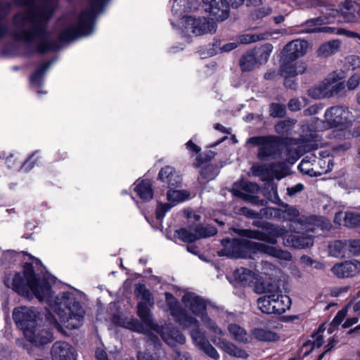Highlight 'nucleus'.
Listing matches in <instances>:
<instances>
[{"label": "nucleus", "mask_w": 360, "mask_h": 360, "mask_svg": "<svg viewBox=\"0 0 360 360\" xmlns=\"http://www.w3.org/2000/svg\"><path fill=\"white\" fill-rule=\"evenodd\" d=\"M189 196L190 193L185 190H170L167 194V200L172 206L189 199Z\"/></svg>", "instance_id": "nucleus-36"}, {"label": "nucleus", "mask_w": 360, "mask_h": 360, "mask_svg": "<svg viewBox=\"0 0 360 360\" xmlns=\"http://www.w3.org/2000/svg\"><path fill=\"white\" fill-rule=\"evenodd\" d=\"M349 311V317L342 325L343 328H349L356 323L360 317V297L355 298L346 307Z\"/></svg>", "instance_id": "nucleus-29"}, {"label": "nucleus", "mask_w": 360, "mask_h": 360, "mask_svg": "<svg viewBox=\"0 0 360 360\" xmlns=\"http://www.w3.org/2000/svg\"><path fill=\"white\" fill-rule=\"evenodd\" d=\"M335 29L330 27H315L312 29H308L304 31H302V32H307V33H313V32H329V33H335Z\"/></svg>", "instance_id": "nucleus-58"}, {"label": "nucleus", "mask_w": 360, "mask_h": 360, "mask_svg": "<svg viewBox=\"0 0 360 360\" xmlns=\"http://www.w3.org/2000/svg\"><path fill=\"white\" fill-rule=\"evenodd\" d=\"M252 336L259 340L264 342H274L279 339L278 335L267 328H256L252 330Z\"/></svg>", "instance_id": "nucleus-34"}, {"label": "nucleus", "mask_w": 360, "mask_h": 360, "mask_svg": "<svg viewBox=\"0 0 360 360\" xmlns=\"http://www.w3.org/2000/svg\"><path fill=\"white\" fill-rule=\"evenodd\" d=\"M314 240L311 236L289 234L285 236L283 244L295 248H304L312 245Z\"/></svg>", "instance_id": "nucleus-25"}, {"label": "nucleus", "mask_w": 360, "mask_h": 360, "mask_svg": "<svg viewBox=\"0 0 360 360\" xmlns=\"http://www.w3.org/2000/svg\"><path fill=\"white\" fill-rule=\"evenodd\" d=\"M266 213L271 215L274 214L275 217H282L285 220L294 221L296 225L299 224L300 227L295 228L293 226L295 231L300 230L305 232H314L315 228L312 227V224L315 222L317 223V226L320 227L321 229L328 226V223L323 221V224H319V222L321 221V219H318L316 217H312L309 219L304 217H300L298 210L292 207L286 206L284 210L269 207L266 209Z\"/></svg>", "instance_id": "nucleus-10"}, {"label": "nucleus", "mask_w": 360, "mask_h": 360, "mask_svg": "<svg viewBox=\"0 0 360 360\" xmlns=\"http://www.w3.org/2000/svg\"><path fill=\"white\" fill-rule=\"evenodd\" d=\"M339 11L347 22L360 21V5L354 2L345 1L340 5Z\"/></svg>", "instance_id": "nucleus-24"}, {"label": "nucleus", "mask_w": 360, "mask_h": 360, "mask_svg": "<svg viewBox=\"0 0 360 360\" xmlns=\"http://www.w3.org/2000/svg\"><path fill=\"white\" fill-rule=\"evenodd\" d=\"M293 124L290 120L281 121L275 126V130L278 134H285L291 129Z\"/></svg>", "instance_id": "nucleus-48"}, {"label": "nucleus", "mask_w": 360, "mask_h": 360, "mask_svg": "<svg viewBox=\"0 0 360 360\" xmlns=\"http://www.w3.org/2000/svg\"><path fill=\"white\" fill-rule=\"evenodd\" d=\"M91 8L84 11L79 16L71 15L63 20V28L60 39L69 41L75 38L86 36L93 32V22L96 14L100 13L105 0H89Z\"/></svg>", "instance_id": "nucleus-6"}, {"label": "nucleus", "mask_w": 360, "mask_h": 360, "mask_svg": "<svg viewBox=\"0 0 360 360\" xmlns=\"http://www.w3.org/2000/svg\"><path fill=\"white\" fill-rule=\"evenodd\" d=\"M46 321L49 322L50 326H51L53 328H56L57 330L62 332L63 329L61 326L57 321L55 316L51 314H48L46 315Z\"/></svg>", "instance_id": "nucleus-59"}, {"label": "nucleus", "mask_w": 360, "mask_h": 360, "mask_svg": "<svg viewBox=\"0 0 360 360\" xmlns=\"http://www.w3.org/2000/svg\"><path fill=\"white\" fill-rule=\"evenodd\" d=\"M224 335L223 332V335H219L216 333H213L212 340V342L221 349L224 351L226 353L229 354L230 356L237 357V358H243L245 359L248 356V353L236 346L232 342L224 339L222 336Z\"/></svg>", "instance_id": "nucleus-21"}, {"label": "nucleus", "mask_w": 360, "mask_h": 360, "mask_svg": "<svg viewBox=\"0 0 360 360\" xmlns=\"http://www.w3.org/2000/svg\"><path fill=\"white\" fill-rule=\"evenodd\" d=\"M285 107L278 103H273L270 108V115L272 117H281L285 115Z\"/></svg>", "instance_id": "nucleus-50"}, {"label": "nucleus", "mask_w": 360, "mask_h": 360, "mask_svg": "<svg viewBox=\"0 0 360 360\" xmlns=\"http://www.w3.org/2000/svg\"><path fill=\"white\" fill-rule=\"evenodd\" d=\"M204 10L218 20H224L229 16V5L226 0H202Z\"/></svg>", "instance_id": "nucleus-19"}, {"label": "nucleus", "mask_w": 360, "mask_h": 360, "mask_svg": "<svg viewBox=\"0 0 360 360\" xmlns=\"http://www.w3.org/2000/svg\"><path fill=\"white\" fill-rule=\"evenodd\" d=\"M308 42L305 40L296 39L289 42L284 48L285 60H295L303 56L307 50Z\"/></svg>", "instance_id": "nucleus-23"}, {"label": "nucleus", "mask_w": 360, "mask_h": 360, "mask_svg": "<svg viewBox=\"0 0 360 360\" xmlns=\"http://www.w3.org/2000/svg\"><path fill=\"white\" fill-rule=\"evenodd\" d=\"M247 143L259 146L257 157L260 160L274 158L279 152V139L276 136H254Z\"/></svg>", "instance_id": "nucleus-14"}, {"label": "nucleus", "mask_w": 360, "mask_h": 360, "mask_svg": "<svg viewBox=\"0 0 360 360\" xmlns=\"http://www.w3.org/2000/svg\"><path fill=\"white\" fill-rule=\"evenodd\" d=\"M325 121L314 118L311 129L321 131L330 128H335L333 131L335 139L347 138L350 133L347 129L352 122L360 117V110L353 108L333 106L328 108L324 114Z\"/></svg>", "instance_id": "nucleus-4"}, {"label": "nucleus", "mask_w": 360, "mask_h": 360, "mask_svg": "<svg viewBox=\"0 0 360 360\" xmlns=\"http://www.w3.org/2000/svg\"><path fill=\"white\" fill-rule=\"evenodd\" d=\"M233 276L236 280L244 284L252 282L255 278V274L252 271L243 267L236 269Z\"/></svg>", "instance_id": "nucleus-43"}, {"label": "nucleus", "mask_w": 360, "mask_h": 360, "mask_svg": "<svg viewBox=\"0 0 360 360\" xmlns=\"http://www.w3.org/2000/svg\"><path fill=\"white\" fill-rule=\"evenodd\" d=\"M304 186L301 184H297L295 186L288 188V193L290 195H295V193L302 191Z\"/></svg>", "instance_id": "nucleus-63"}, {"label": "nucleus", "mask_w": 360, "mask_h": 360, "mask_svg": "<svg viewBox=\"0 0 360 360\" xmlns=\"http://www.w3.org/2000/svg\"><path fill=\"white\" fill-rule=\"evenodd\" d=\"M272 34L273 32H266L260 34H244L238 37V41L240 44H250L252 42H256L257 41L266 39Z\"/></svg>", "instance_id": "nucleus-38"}, {"label": "nucleus", "mask_w": 360, "mask_h": 360, "mask_svg": "<svg viewBox=\"0 0 360 360\" xmlns=\"http://www.w3.org/2000/svg\"><path fill=\"white\" fill-rule=\"evenodd\" d=\"M172 12L175 15H181L184 12H190L198 8L200 0H171Z\"/></svg>", "instance_id": "nucleus-26"}, {"label": "nucleus", "mask_w": 360, "mask_h": 360, "mask_svg": "<svg viewBox=\"0 0 360 360\" xmlns=\"http://www.w3.org/2000/svg\"><path fill=\"white\" fill-rule=\"evenodd\" d=\"M186 146V148L193 153L196 154L200 151V148L191 141H188Z\"/></svg>", "instance_id": "nucleus-64"}, {"label": "nucleus", "mask_w": 360, "mask_h": 360, "mask_svg": "<svg viewBox=\"0 0 360 360\" xmlns=\"http://www.w3.org/2000/svg\"><path fill=\"white\" fill-rule=\"evenodd\" d=\"M273 51V46L270 44H266L259 48L257 50L253 51L256 56L259 65L266 63Z\"/></svg>", "instance_id": "nucleus-39"}, {"label": "nucleus", "mask_w": 360, "mask_h": 360, "mask_svg": "<svg viewBox=\"0 0 360 360\" xmlns=\"http://www.w3.org/2000/svg\"><path fill=\"white\" fill-rule=\"evenodd\" d=\"M51 65L52 62L42 63L32 75L30 77V82L33 86H36V88L39 87L41 84V77Z\"/></svg>", "instance_id": "nucleus-44"}, {"label": "nucleus", "mask_w": 360, "mask_h": 360, "mask_svg": "<svg viewBox=\"0 0 360 360\" xmlns=\"http://www.w3.org/2000/svg\"><path fill=\"white\" fill-rule=\"evenodd\" d=\"M258 64L256 56L253 51L243 55L240 61V65L243 71H250Z\"/></svg>", "instance_id": "nucleus-37"}, {"label": "nucleus", "mask_w": 360, "mask_h": 360, "mask_svg": "<svg viewBox=\"0 0 360 360\" xmlns=\"http://www.w3.org/2000/svg\"><path fill=\"white\" fill-rule=\"evenodd\" d=\"M349 63L353 69L359 68H360V57L357 56H351L349 58Z\"/></svg>", "instance_id": "nucleus-61"}, {"label": "nucleus", "mask_w": 360, "mask_h": 360, "mask_svg": "<svg viewBox=\"0 0 360 360\" xmlns=\"http://www.w3.org/2000/svg\"><path fill=\"white\" fill-rule=\"evenodd\" d=\"M291 300L287 295L281 294L280 290L269 295H264L257 299L258 309L266 314H281L289 309Z\"/></svg>", "instance_id": "nucleus-11"}, {"label": "nucleus", "mask_w": 360, "mask_h": 360, "mask_svg": "<svg viewBox=\"0 0 360 360\" xmlns=\"http://www.w3.org/2000/svg\"><path fill=\"white\" fill-rule=\"evenodd\" d=\"M37 155V153H34L30 158L29 160H27V161H25L24 162V164L22 165V167H21V169L22 170H24V171H29L30 169H31L33 166H34V163L32 161V160L34 158V157Z\"/></svg>", "instance_id": "nucleus-62"}, {"label": "nucleus", "mask_w": 360, "mask_h": 360, "mask_svg": "<svg viewBox=\"0 0 360 360\" xmlns=\"http://www.w3.org/2000/svg\"><path fill=\"white\" fill-rule=\"evenodd\" d=\"M295 60L285 61L281 66V74L284 77H294L302 74L306 69L305 64Z\"/></svg>", "instance_id": "nucleus-28"}, {"label": "nucleus", "mask_w": 360, "mask_h": 360, "mask_svg": "<svg viewBox=\"0 0 360 360\" xmlns=\"http://www.w3.org/2000/svg\"><path fill=\"white\" fill-rule=\"evenodd\" d=\"M331 270L339 278L350 277L347 261L335 264Z\"/></svg>", "instance_id": "nucleus-46"}, {"label": "nucleus", "mask_w": 360, "mask_h": 360, "mask_svg": "<svg viewBox=\"0 0 360 360\" xmlns=\"http://www.w3.org/2000/svg\"><path fill=\"white\" fill-rule=\"evenodd\" d=\"M170 203H159L157 206L155 214L158 219H162L165 214L171 209Z\"/></svg>", "instance_id": "nucleus-52"}, {"label": "nucleus", "mask_w": 360, "mask_h": 360, "mask_svg": "<svg viewBox=\"0 0 360 360\" xmlns=\"http://www.w3.org/2000/svg\"><path fill=\"white\" fill-rule=\"evenodd\" d=\"M195 229L198 236V239L200 238L210 237L217 233V229L211 226H197L195 227Z\"/></svg>", "instance_id": "nucleus-47"}, {"label": "nucleus", "mask_w": 360, "mask_h": 360, "mask_svg": "<svg viewBox=\"0 0 360 360\" xmlns=\"http://www.w3.org/2000/svg\"><path fill=\"white\" fill-rule=\"evenodd\" d=\"M339 225L347 227H360V214L354 212H339L334 218Z\"/></svg>", "instance_id": "nucleus-27"}, {"label": "nucleus", "mask_w": 360, "mask_h": 360, "mask_svg": "<svg viewBox=\"0 0 360 360\" xmlns=\"http://www.w3.org/2000/svg\"><path fill=\"white\" fill-rule=\"evenodd\" d=\"M347 314H349V311L347 308L345 307L344 309H342V310L339 311L337 313L331 324L334 326H338L342 322V321L345 319Z\"/></svg>", "instance_id": "nucleus-57"}, {"label": "nucleus", "mask_w": 360, "mask_h": 360, "mask_svg": "<svg viewBox=\"0 0 360 360\" xmlns=\"http://www.w3.org/2000/svg\"><path fill=\"white\" fill-rule=\"evenodd\" d=\"M166 303L169 314L183 328H191V337L198 349L205 352L210 358L217 360L219 354L210 343L205 334L199 328V322L195 317L186 314L179 307L176 299L169 292L165 293Z\"/></svg>", "instance_id": "nucleus-5"}, {"label": "nucleus", "mask_w": 360, "mask_h": 360, "mask_svg": "<svg viewBox=\"0 0 360 360\" xmlns=\"http://www.w3.org/2000/svg\"><path fill=\"white\" fill-rule=\"evenodd\" d=\"M23 334L27 341L35 346L48 344L53 340L52 333L38 323L34 327L27 328Z\"/></svg>", "instance_id": "nucleus-18"}, {"label": "nucleus", "mask_w": 360, "mask_h": 360, "mask_svg": "<svg viewBox=\"0 0 360 360\" xmlns=\"http://www.w3.org/2000/svg\"><path fill=\"white\" fill-rule=\"evenodd\" d=\"M328 249L330 255L335 257H345L349 255L347 240H335L329 245Z\"/></svg>", "instance_id": "nucleus-33"}, {"label": "nucleus", "mask_w": 360, "mask_h": 360, "mask_svg": "<svg viewBox=\"0 0 360 360\" xmlns=\"http://www.w3.org/2000/svg\"><path fill=\"white\" fill-rule=\"evenodd\" d=\"M286 230L281 226L271 224L264 226L262 230H246L245 236L248 238L276 244L278 237L285 236Z\"/></svg>", "instance_id": "nucleus-15"}, {"label": "nucleus", "mask_w": 360, "mask_h": 360, "mask_svg": "<svg viewBox=\"0 0 360 360\" xmlns=\"http://www.w3.org/2000/svg\"><path fill=\"white\" fill-rule=\"evenodd\" d=\"M345 77L346 74L343 70L333 71L319 85L310 89L308 91V94L314 99L344 95L346 92V85L344 81Z\"/></svg>", "instance_id": "nucleus-8"}, {"label": "nucleus", "mask_w": 360, "mask_h": 360, "mask_svg": "<svg viewBox=\"0 0 360 360\" xmlns=\"http://www.w3.org/2000/svg\"><path fill=\"white\" fill-rule=\"evenodd\" d=\"M310 166L311 165L309 162L302 160L299 165V169L303 174L309 175L311 176H317L316 172H315L313 169H311Z\"/></svg>", "instance_id": "nucleus-56"}, {"label": "nucleus", "mask_w": 360, "mask_h": 360, "mask_svg": "<svg viewBox=\"0 0 360 360\" xmlns=\"http://www.w3.org/2000/svg\"><path fill=\"white\" fill-rule=\"evenodd\" d=\"M323 326H321L319 328L317 332L312 336V340H309L305 345H304V347L307 348L310 347L311 350L314 349L315 348H319L323 343V333H324Z\"/></svg>", "instance_id": "nucleus-42"}, {"label": "nucleus", "mask_w": 360, "mask_h": 360, "mask_svg": "<svg viewBox=\"0 0 360 360\" xmlns=\"http://www.w3.org/2000/svg\"><path fill=\"white\" fill-rule=\"evenodd\" d=\"M279 288L269 282L257 280L255 283V291L257 294L269 295Z\"/></svg>", "instance_id": "nucleus-41"}, {"label": "nucleus", "mask_w": 360, "mask_h": 360, "mask_svg": "<svg viewBox=\"0 0 360 360\" xmlns=\"http://www.w3.org/2000/svg\"><path fill=\"white\" fill-rule=\"evenodd\" d=\"M158 179L171 186L176 185L180 181L179 175L170 166H167L160 171Z\"/></svg>", "instance_id": "nucleus-31"}, {"label": "nucleus", "mask_w": 360, "mask_h": 360, "mask_svg": "<svg viewBox=\"0 0 360 360\" xmlns=\"http://www.w3.org/2000/svg\"><path fill=\"white\" fill-rule=\"evenodd\" d=\"M273 13V9L271 7H262L256 10L252 14L253 19L263 18L270 14Z\"/></svg>", "instance_id": "nucleus-54"}, {"label": "nucleus", "mask_w": 360, "mask_h": 360, "mask_svg": "<svg viewBox=\"0 0 360 360\" xmlns=\"http://www.w3.org/2000/svg\"><path fill=\"white\" fill-rule=\"evenodd\" d=\"M307 104L306 100L304 98H292L288 103V108L292 111L300 110L302 107Z\"/></svg>", "instance_id": "nucleus-51"}, {"label": "nucleus", "mask_w": 360, "mask_h": 360, "mask_svg": "<svg viewBox=\"0 0 360 360\" xmlns=\"http://www.w3.org/2000/svg\"><path fill=\"white\" fill-rule=\"evenodd\" d=\"M13 316L16 324L25 332L27 328L38 323L39 312L33 308L20 307L13 310Z\"/></svg>", "instance_id": "nucleus-17"}, {"label": "nucleus", "mask_w": 360, "mask_h": 360, "mask_svg": "<svg viewBox=\"0 0 360 360\" xmlns=\"http://www.w3.org/2000/svg\"><path fill=\"white\" fill-rule=\"evenodd\" d=\"M181 29L185 37L191 34L201 36L212 34L216 32V23L211 19L205 17L195 18L191 15L185 16L181 20Z\"/></svg>", "instance_id": "nucleus-12"}, {"label": "nucleus", "mask_w": 360, "mask_h": 360, "mask_svg": "<svg viewBox=\"0 0 360 360\" xmlns=\"http://www.w3.org/2000/svg\"><path fill=\"white\" fill-rule=\"evenodd\" d=\"M4 283L22 296L28 298L34 296L39 301L47 302L66 328L76 329L83 324L84 310L80 304L83 296L82 292L72 290L52 298L49 281L37 278L32 269L8 276Z\"/></svg>", "instance_id": "nucleus-1"}, {"label": "nucleus", "mask_w": 360, "mask_h": 360, "mask_svg": "<svg viewBox=\"0 0 360 360\" xmlns=\"http://www.w3.org/2000/svg\"><path fill=\"white\" fill-rule=\"evenodd\" d=\"M135 192L143 200H150L153 198L151 184L148 180H137L135 183Z\"/></svg>", "instance_id": "nucleus-32"}, {"label": "nucleus", "mask_w": 360, "mask_h": 360, "mask_svg": "<svg viewBox=\"0 0 360 360\" xmlns=\"http://www.w3.org/2000/svg\"><path fill=\"white\" fill-rule=\"evenodd\" d=\"M135 293L140 300L138 304V315L144 324V328H150L157 330V324L154 322L149 307L154 304L151 293L146 289L145 285L139 284L136 287Z\"/></svg>", "instance_id": "nucleus-13"}, {"label": "nucleus", "mask_w": 360, "mask_h": 360, "mask_svg": "<svg viewBox=\"0 0 360 360\" xmlns=\"http://www.w3.org/2000/svg\"><path fill=\"white\" fill-rule=\"evenodd\" d=\"M271 8L273 9V13L276 15L274 21L277 25L283 22L291 12L289 5L283 1L274 3Z\"/></svg>", "instance_id": "nucleus-30"}, {"label": "nucleus", "mask_w": 360, "mask_h": 360, "mask_svg": "<svg viewBox=\"0 0 360 360\" xmlns=\"http://www.w3.org/2000/svg\"><path fill=\"white\" fill-rule=\"evenodd\" d=\"M228 331L230 336L238 342L247 343L250 340V336L245 329L237 324H230L228 326Z\"/></svg>", "instance_id": "nucleus-35"}, {"label": "nucleus", "mask_w": 360, "mask_h": 360, "mask_svg": "<svg viewBox=\"0 0 360 360\" xmlns=\"http://www.w3.org/2000/svg\"><path fill=\"white\" fill-rule=\"evenodd\" d=\"M112 321L115 324L123 328L131 330L135 332L147 334L148 337L152 335V331L160 333L163 340L169 345L174 346L176 343L184 344L186 341L184 335L179 329L172 325L165 326L161 328L157 325L158 329L154 330L150 328H145L143 323H141L137 319L132 317L125 318L122 316L115 315L112 317Z\"/></svg>", "instance_id": "nucleus-7"}, {"label": "nucleus", "mask_w": 360, "mask_h": 360, "mask_svg": "<svg viewBox=\"0 0 360 360\" xmlns=\"http://www.w3.org/2000/svg\"><path fill=\"white\" fill-rule=\"evenodd\" d=\"M23 4L24 13L14 18L13 37L15 39L33 45L39 51L44 52L55 49L45 32V25L53 13V8L39 9L33 0H19Z\"/></svg>", "instance_id": "nucleus-2"}, {"label": "nucleus", "mask_w": 360, "mask_h": 360, "mask_svg": "<svg viewBox=\"0 0 360 360\" xmlns=\"http://www.w3.org/2000/svg\"><path fill=\"white\" fill-rule=\"evenodd\" d=\"M350 277L355 276L360 274V261L352 259L347 261Z\"/></svg>", "instance_id": "nucleus-53"}, {"label": "nucleus", "mask_w": 360, "mask_h": 360, "mask_svg": "<svg viewBox=\"0 0 360 360\" xmlns=\"http://www.w3.org/2000/svg\"><path fill=\"white\" fill-rule=\"evenodd\" d=\"M255 176H259L263 181L272 179H281L288 174V169L284 163L274 164L269 166L255 165L251 168Z\"/></svg>", "instance_id": "nucleus-16"}, {"label": "nucleus", "mask_w": 360, "mask_h": 360, "mask_svg": "<svg viewBox=\"0 0 360 360\" xmlns=\"http://www.w3.org/2000/svg\"><path fill=\"white\" fill-rule=\"evenodd\" d=\"M222 243L224 248L219 252L220 256L248 259L254 258L255 255L259 253H263L284 261L292 259V255L289 252L264 243L238 239L224 240Z\"/></svg>", "instance_id": "nucleus-3"}, {"label": "nucleus", "mask_w": 360, "mask_h": 360, "mask_svg": "<svg viewBox=\"0 0 360 360\" xmlns=\"http://www.w3.org/2000/svg\"><path fill=\"white\" fill-rule=\"evenodd\" d=\"M340 42L338 41H331L322 44L318 49V54L322 57H328L336 53L339 49Z\"/></svg>", "instance_id": "nucleus-40"}, {"label": "nucleus", "mask_w": 360, "mask_h": 360, "mask_svg": "<svg viewBox=\"0 0 360 360\" xmlns=\"http://www.w3.org/2000/svg\"><path fill=\"white\" fill-rule=\"evenodd\" d=\"M349 255H360V239L347 240Z\"/></svg>", "instance_id": "nucleus-49"}, {"label": "nucleus", "mask_w": 360, "mask_h": 360, "mask_svg": "<svg viewBox=\"0 0 360 360\" xmlns=\"http://www.w3.org/2000/svg\"><path fill=\"white\" fill-rule=\"evenodd\" d=\"M360 83V75L359 74L352 75L345 84L348 90L353 91L356 89Z\"/></svg>", "instance_id": "nucleus-55"}, {"label": "nucleus", "mask_w": 360, "mask_h": 360, "mask_svg": "<svg viewBox=\"0 0 360 360\" xmlns=\"http://www.w3.org/2000/svg\"><path fill=\"white\" fill-rule=\"evenodd\" d=\"M176 302H178L176 300ZM184 309L178 303L180 309L188 316L200 318L205 326L209 328L212 333L223 335V330L219 328L215 323L206 314L207 302L202 297L193 292L186 293L181 298Z\"/></svg>", "instance_id": "nucleus-9"}, {"label": "nucleus", "mask_w": 360, "mask_h": 360, "mask_svg": "<svg viewBox=\"0 0 360 360\" xmlns=\"http://www.w3.org/2000/svg\"><path fill=\"white\" fill-rule=\"evenodd\" d=\"M176 236L181 240L186 243H191L198 239L195 229H181L176 231Z\"/></svg>", "instance_id": "nucleus-45"}, {"label": "nucleus", "mask_w": 360, "mask_h": 360, "mask_svg": "<svg viewBox=\"0 0 360 360\" xmlns=\"http://www.w3.org/2000/svg\"><path fill=\"white\" fill-rule=\"evenodd\" d=\"M53 360H76V352L72 345L66 342H56L51 348Z\"/></svg>", "instance_id": "nucleus-22"}, {"label": "nucleus", "mask_w": 360, "mask_h": 360, "mask_svg": "<svg viewBox=\"0 0 360 360\" xmlns=\"http://www.w3.org/2000/svg\"><path fill=\"white\" fill-rule=\"evenodd\" d=\"M350 147H351L350 143L346 142L342 145H339V146L334 147L333 148V153L338 154L339 153L345 152V151L347 150L348 149H349Z\"/></svg>", "instance_id": "nucleus-60"}, {"label": "nucleus", "mask_w": 360, "mask_h": 360, "mask_svg": "<svg viewBox=\"0 0 360 360\" xmlns=\"http://www.w3.org/2000/svg\"><path fill=\"white\" fill-rule=\"evenodd\" d=\"M260 188L256 184L252 182L244 181L241 184V189H234L233 193L245 200L250 202L255 205H264L266 201L264 200H259L256 195L259 191Z\"/></svg>", "instance_id": "nucleus-20"}]
</instances>
